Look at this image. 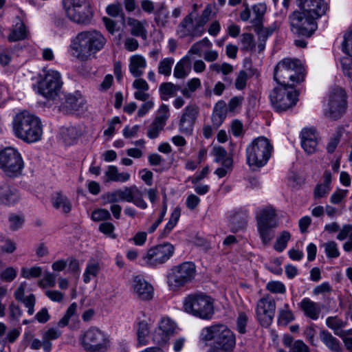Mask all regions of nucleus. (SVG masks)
I'll return each mask as SVG.
<instances>
[{
	"mask_svg": "<svg viewBox=\"0 0 352 352\" xmlns=\"http://www.w3.org/2000/svg\"><path fill=\"white\" fill-rule=\"evenodd\" d=\"M212 154L215 157L214 162L217 163H223L230 157L227 156L226 150L222 146H214L212 150Z\"/></svg>",
	"mask_w": 352,
	"mask_h": 352,
	"instance_id": "58",
	"label": "nucleus"
},
{
	"mask_svg": "<svg viewBox=\"0 0 352 352\" xmlns=\"http://www.w3.org/2000/svg\"><path fill=\"white\" fill-rule=\"evenodd\" d=\"M212 44L211 41L205 37L203 39L195 43L190 48L188 53L201 56L204 48H210Z\"/></svg>",
	"mask_w": 352,
	"mask_h": 352,
	"instance_id": "43",
	"label": "nucleus"
},
{
	"mask_svg": "<svg viewBox=\"0 0 352 352\" xmlns=\"http://www.w3.org/2000/svg\"><path fill=\"white\" fill-rule=\"evenodd\" d=\"M228 108L224 101L220 100L214 107L211 121L214 129H217L223 123L227 117Z\"/></svg>",
	"mask_w": 352,
	"mask_h": 352,
	"instance_id": "27",
	"label": "nucleus"
},
{
	"mask_svg": "<svg viewBox=\"0 0 352 352\" xmlns=\"http://www.w3.org/2000/svg\"><path fill=\"white\" fill-rule=\"evenodd\" d=\"M107 177L105 182H126L130 179V174L128 173H119L116 166H109L104 173Z\"/></svg>",
	"mask_w": 352,
	"mask_h": 352,
	"instance_id": "33",
	"label": "nucleus"
},
{
	"mask_svg": "<svg viewBox=\"0 0 352 352\" xmlns=\"http://www.w3.org/2000/svg\"><path fill=\"white\" fill-rule=\"evenodd\" d=\"M230 230L232 232H236L245 228L247 224V216L244 213H236L230 217Z\"/></svg>",
	"mask_w": 352,
	"mask_h": 352,
	"instance_id": "38",
	"label": "nucleus"
},
{
	"mask_svg": "<svg viewBox=\"0 0 352 352\" xmlns=\"http://www.w3.org/2000/svg\"><path fill=\"white\" fill-rule=\"evenodd\" d=\"M340 63L344 75L352 78V58L351 56L342 58Z\"/></svg>",
	"mask_w": 352,
	"mask_h": 352,
	"instance_id": "62",
	"label": "nucleus"
},
{
	"mask_svg": "<svg viewBox=\"0 0 352 352\" xmlns=\"http://www.w3.org/2000/svg\"><path fill=\"white\" fill-rule=\"evenodd\" d=\"M291 234L288 231H283L276 239L274 245V248L278 252H283L287 247L288 241L290 240Z\"/></svg>",
	"mask_w": 352,
	"mask_h": 352,
	"instance_id": "46",
	"label": "nucleus"
},
{
	"mask_svg": "<svg viewBox=\"0 0 352 352\" xmlns=\"http://www.w3.org/2000/svg\"><path fill=\"white\" fill-rule=\"evenodd\" d=\"M101 270L100 263L96 260H89L83 273L82 278L85 283H89L93 278L96 277Z\"/></svg>",
	"mask_w": 352,
	"mask_h": 352,
	"instance_id": "34",
	"label": "nucleus"
},
{
	"mask_svg": "<svg viewBox=\"0 0 352 352\" xmlns=\"http://www.w3.org/2000/svg\"><path fill=\"white\" fill-rule=\"evenodd\" d=\"M53 207L64 214H68L72 210V205L70 200L63 193L56 192L52 197Z\"/></svg>",
	"mask_w": 352,
	"mask_h": 352,
	"instance_id": "31",
	"label": "nucleus"
},
{
	"mask_svg": "<svg viewBox=\"0 0 352 352\" xmlns=\"http://www.w3.org/2000/svg\"><path fill=\"white\" fill-rule=\"evenodd\" d=\"M150 324L146 320H140L137 323L138 345L146 346L149 344Z\"/></svg>",
	"mask_w": 352,
	"mask_h": 352,
	"instance_id": "32",
	"label": "nucleus"
},
{
	"mask_svg": "<svg viewBox=\"0 0 352 352\" xmlns=\"http://www.w3.org/2000/svg\"><path fill=\"white\" fill-rule=\"evenodd\" d=\"M342 49L344 53L352 57V30H349L344 34Z\"/></svg>",
	"mask_w": 352,
	"mask_h": 352,
	"instance_id": "53",
	"label": "nucleus"
},
{
	"mask_svg": "<svg viewBox=\"0 0 352 352\" xmlns=\"http://www.w3.org/2000/svg\"><path fill=\"white\" fill-rule=\"evenodd\" d=\"M62 332L59 329L51 327L42 333L44 340V352H51L52 349V340H56L61 336Z\"/></svg>",
	"mask_w": 352,
	"mask_h": 352,
	"instance_id": "35",
	"label": "nucleus"
},
{
	"mask_svg": "<svg viewBox=\"0 0 352 352\" xmlns=\"http://www.w3.org/2000/svg\"><path fill=\"white\" fill-rule=\"evenodd\" d=\"M298 6L305 13L318 19L323 16L327 10V4L324 0H298Z\"/></svg>",
	"mask_w": 352,
	"mask_h": 352,
	"instance_id": "21",
	"label": "nucleus"
},
{
	"mask_svg": "<svg viewBox=\"0 0 352 352\" xmlns=\"http://www.w3.org/2000/svg\"><path fill=\"white\" fill-rule=\"evenodd\" d=\"M41 268L36 266L32 267L30 269L22 268L21 276L28 279L37 278L41 276Z\"/></svg>",
	"mask_w": 352,
	"mask_h": 352,
	"instance_id": "60",
	"label": "nucleus"
},
{
	"mask_svg": "<svg viewBox=\"0 0 352 352\" xmlns=\"http://www.w3.org/2000/svg\"><path fill=\"white\" fill-rule=\"evenodd\" d=\"M127 24L130 27V32L131 34L140 37L143 40H146L147 38V30L146 26L148 23L146 20L140 21L135 18L129 17L127 19Z\"/></svg>",
	"mask_w": 352,
	"mask_h": 352,
	"instance_id": "28",
	"label": "nucleus"
},
{
	"mask_svg": "<svg viewBox=\"0 0 352 352\" xmlns=\"http://www.w3.org/2000/svg\"><path fill=\"white\" fill-rule=\"evenodd\" d=\"M184 311L202 320H210L214 314L213 299L203 294L187 296L184 300Z\"/></svg>",
	"mask_w": 352,
	"mask_h": 352,
	"instance_id": "6",
	"label": "nucleus"
},
{
	"mask_svg": "<svg viewBox=\"0 0 352 352\" xmlns=\"http://www.w3.org/2000/svg\"><path fill=\"white\" fill-rule=\"evenodd\" d=\"M196 274V267L192 262H184L173 267L168 276V285L178 289L190 283Z\"/></svg>",
	"mask_w": 352,
	"mask_h": 352,
	"instance_id": "13",
	"label": "nucleus"
},
{
	"mask_svg": "<svg viewBox=\"0 0 352 352\" xmlns=\"http://www.w3.org/2000/svg\"><path fill=\"white\" fill-rule=\"evenodd\" d=\"M273 148L272 144L267 138L260 136L254 138L245 149L248 165L252 170L263 167L271 157Z\"/></svg>",
	"mask_w": 352,
	"mask_h": 352,
	"instance_id": "5",
	"label": "nucleus"
},
{
	"mask_svg": "<svg viewBox=\"0 0 352 352\" xmlns=\"http://www.w3.org/2000/svg\"><path fill=\"white\" fill-rule=\"evenodd\" d=\"M174 250L170 243L161 244L148 250L142 259L146 265L156 267L166 263L173 256Z\"/></svg>",
	"mask_w": 352,
	"mask_h": 352,
	"instance_id": "16",
	"label": "nucleus"
},
{
	"mask_svg": "<svg viewBox=\"0 0 352 352\" xmlns=\"http://www.w3.org/2000/svg\"><path fill=\"white\" fill-rule=\"evenodd\" d=\"M325 253L327 257L337 258L340 255V252L338 249L337 243L334 241H330L323 245Z\"/></svg>",
	"mask_w": 352,
	"mask_h": 352,
	"instance_id": "56",
	"label": "nucleus"
},
{
	"mask_svg": "<svg viewBox=\"0 0 352 352\" xmlns=\"http://www.w3.org/2000/svg\"><path fill=\"white\" fill-rule=\"evenodd\" d=\"M62 3L71 21L82 25L91 24L94 14L91 0H63Z\"/></svg>",
	"mask_w": 352,
	"mask_h": 352,
	"instance_id": "7",
	"label": "nucleus"
},
{
	"mask_svg": "<svg viewBox=\"0 0 352 352\" xmlns=\"http://www.w3.org/2000/svg\"><path fill=\"white\" fill-rule=\"evenodd\" d=\"M29 32L25 27V23L20 17L16 18L15 24L10 29V33L8 36L9 42H16L26 39L28 37Z\"/></svg>",
	"mask_w": 352,
	"mask_h": 352,
	"instance_id": "26",
	"label": "nucleus"
},
{
	"mask_svg": "<svg viewBox=\"0 0 352 352\" xmlns=\"http://www.w3.org/2000/svg\"><path fill=\"white\" fill-rule=\"evenodd\" d=\"M129 69L135 78H139L144 74L146 67V60L142 55L135 54L130 57Z\"/></svg>",
	"mask_w": 352,
	"mask_h": 352,
	"instance_id": "30",
	"label": "nucleus"
},
{
	"mask_svg": "<svg viewBox=\"0 0 352 352\" xmlns=\"http://www.w3.org/2000/svg\"><path fill=\"white\" fill-rule=\"evenodd\" d=\"M266 5L265 3H257L252 7V18L250 23L252 27L261 26L263 23V17L266 12Z\"/></svg>",
	"mask_w": 352,
	"mask_h": 352,
	"instance_id": "36",
	"label": "nucleus"
},
{
	"mask_svg": "<svg viewBox=\"0 0 352 352\" xmlns=\"http://www.w3.org/2000/svg\"><path fill=\"white\" fill-rule=\"evenodd\" d=\"M132 287L137 298L141 300H150L153 297L154 289L153 286L140 276L134 278Z\"/></svg>",
	"mask_w": 352,
	"mask_h": 352,
	"instance_id": "23",
	"label": "nucleus"
},
{
	"mask_svg": "<svg viewBox=\"0 0 352 352\" xmlns=\"http://www.w3.org/2000/svg\"><path fill=\"white\" fill-rule=\"evenodd\" d=\"M20 199V193L16 188L5 183L0 184L1 204L11 206L18 203Z\"/></svg>",
	"mask_w": 352,
	"mask_h": 352,
	"instance_id": "25",
	"label": "nucleus"
},
{
	"mask_svg": "<svg viewBox=\"0 0 352 352\" xmlns=\"http://www.w3.org/2000/svg\"><path fill=\"white\" fill-rule=\"evenodd\" d=\"M61 86L60 74L56 71L50 70L38 82V93L47 99L54 100L58 95Z\"/></svg>",
	"mask_w": 352,
	"mask_h": 352,
	"instance_id": "14",
	"label": "nucleus"
},
{
	"mask_svg": "<svg viewBox=\"0 0 352 352\" xmlns=\"http://www.w3.org/2000/svg\"><path fill=\"white\" fill-rule=\"evenodd\" d=\"M320 338L322 342L331 351L339 352L340 351V342L337 338L333 337L327 331H322L320 333Z\"/></svg>",
	"mask_w": 352,
	"mask_h": 352,
	"instance_id": "37",
	"label": "nucleus"
},
{
	"mask_svg": "<svg viewBox=\"0 0 352 352\" xmlns=\"http://www.w3.org/2000/svg\"><path fill=\"white\" fill-rule=\"evenodd\" d=\"M168 18L169 12L164 6L159 8L155 12V21L160 25L165 26L168 23Z\"/></svg>",
	"mask_w": 352,
	"mask_h": 352,
	"instance_id": "48",
	"label": "nucleus"
},
{
	"mask_svg": "<svg viewBox=\"0 0 352 352\" xmlns=\"http://www.w3.org/2000/svg\"><path fill=\"white\" fill-rule=\"evenodd\" d=\"M200 338L205 342H211L212 346L218 349L231 351L236 344L234 333L225 324H217L204 327Z\"/></svg>",
	"mask_w": 352,
	"mask_h": 352,
	"instance_id": "4",
	"label": "nucleus"
},
{
	"mask_svg": "<svg viewBox=\"0 0 352 352\" xmlns=\"http://www.w3.org/2000/svg\"><path fill=\"white\" fill-rule=\"evenodd\" d=\"M294 320V316L289 309L288 304H285L283 307L278 311V324L286 326L288 323Z\"/></svg>",
	"mask_w": 352,
	"mask_h": 352,
	"instance_id": "40",
	"label": "nucleus"
},
{
	"mask_svg": "<svg viewBox=\"0 0 352 352\" xmlns=\"http://www.w3.org/2000/svg\"><path fill=\"white\" fill-rule=\"evenodd\" d=\"M179 217H180V210L178 208H176L171 213L169 221L166 223L165 228H164V230L161 234V236L162 238L168 236V234L172 231V230L175 228V226L177 223Z\"/></svg>",
	"mask_w": 352,
	"mask_h": 352,
	"instance_id": "41",
	"label": "nucleus"
},
{
	"mask_svg": "<svg viewBox=\"0 0 352 352\" xmlns=\"http://www.w3.org/2000/svg\"><path fill=\"white\" fill-rule=\"evenodd\" d=\"M164 125L154 120L147 131V136L151 139L156 138L160 132L163 130Z\"/></svg>",
	"mask_w": 352,
	"mask_h": 352,
	"instance_id": "59",
	"label": "nucleus"
},
{
	"mask_svg": "<svg viewBox=\"0 0 352 352\" xmlns=\"http://www.w3.org/2000/svg\"><path fill=\"white\" fill-rule=\"evenodd\" d=\"M326 324L333 329L336 334H338V331L344 327L345 323L338 316H330L326 319Z\"/></svg>",
	"mask_w": 352,
	"mask_h": 352,
	"instance_id": "49",
	"label": "nucleus"
},
{
	"mask_svg": "<svg viewBox=\"0 0 352 352\" xmlns=\"http://www.w3.org/2000/svg\"><path fill=\"white\" fill-rule=\"evenodd\" d=\"M158 115L156 116L155 120L160 122L164 126L166 124L170 116L169 107L167 104H162L158 109Z\"/></svg>",
	"mask_w": 352,
	"mask_h": 352,
	"instance_id": "55",
	"label": "nucleus"
},
{
	"mask_svg": "<svg viewBox=\"0 0 352 352\" xmlns=\"http://www.w3.org/2000/svg\"><path fill=\"white\" fill-rule=\"evenodd\" d=\"M248 75L245 70L239 72L236 74L234 87L238 90H243L245 88L248 80Z\"/></svg>",
	"mask_w": 352,
	"mask_h": 352,
	"instance_id": "54",
	"label": "nucleus"
},
{
	"mask_svg": "<svg viewBox=\"0 0 352 352\" xmlns=\"http://www.w3.org/2000/svg\"><path fill=\"white\" fill-rule=\"evenodd\" d=\"M211 13L212 8L210 5H208L205 8L200 17L197 20L196 24L199 29H204V26L210 20Z\"/></svg>",
	"mask_w": 352,
	"mask_h": 352,
	"instance_id": "57",
	"label": "nucleus"
},
{
	"mask_svg": "<svg viewBox=\"0 0 352 352\" xmlns=\"http://www.w3.org/2000/svg\"><path fill=\"white\" fill-rule=\"evenodd\" d=\"M114 229V226L110 222H104L99 226V230L112 239L116 237V234L113 233Z\"/></svg>",
	"mask_w": 352,
	"mask_h": 352,
	"instance_id": "64",
	"label": "nucleus"
},
{
	"mask_svg": "<svg viewBox=\"0 0 352 352\" xmlns=\"http://www.w3.org/2000/svg\"><path fill=\"white\" fill-rule=\"evenodd\" d=\"M276 302L270 295H265L257 302L256 314V317L263 326H269L274 317Z\"/></svg>",
	"mask_w": 352,
	"mask_h": 352,
	"instance_id": "17",
	"label": "nucleus"
},
{
	"mask_svg": "<svg viewBox=\"0 0 352 352\" xmlns=\"http://www.w3.org/2000/svg\"><path fill=\"white\" fill-rule=\"evenodd\" d=\"M271 104L274 109L283 112L292 108L298 101V93L292 87L278 85L270 94Z\"/></svg>",
	"mask_w": 352,
	"mask_h": 352,
	"instance_id": "11",
	"label": "nucleus"
},
{
	"mask_svg": "<svg viewBox=\"0 0 352 352\" xmlns=\"http://www.w3.org/2000/svg\"><path fill=\"white\" fill-rule=\"evenodd\" d=\"M111 214L106 209H98L91 214V219L94 221H100L110 219Z\"/></svg>",
	"mask_w": 352,
	"mask_h": 352,
	"instance_id": "63",
	"label": "nucleus"
},
{
	"mask_svg": "<svg viewBox=\"0 0 352 352\" xmlns=\"http://www.w3.org/2000/svg\"><path fill=\"white\" fill-rule=\"evenodd\" d=\"M78 340L82 348L87 352H107L110 346L108 335L95 327L84 331Z\"/></svg>",
	"mask_w": 352,
	"mask_h": 352,
	"instance_id": "9",
	"label": "nucleus"
},
{
	"mask_svg": "<svg viewBox=\"0 0 352 352\" xmlns=\"http://www.w3.org/2000/svg\"><path fill=\"white\" fill-rule=\"evenodd\" d=\"M222 167L218 168L214 173L219 177L222 178L225 177L228 172L232 170L233 160L232 157H229L221 163Z\"/></svg>",
	"mask_w": 352,
	"mask_h": 352,
	"instance_id": "52",
	"label": "nucleus"
},
{
	"mask_svg": "<svg viewBox=\"0 0 352 352\" xmlns=\"http://www.w3.org/2000/svg\"><path fill=\"white\" fill-rule=\"evenodd\" d=\"M122 201L133 203L141 209H146L147 204L143 199V192L135 185L119 189Z\"/></svg>",
	"mask_w": 352,
	"mask_h": 352,
	"instance_id": "22",
	"label": "nucleus"
},
{
	"mask_svg": "<svg viewBox=\"0 0 352 352\" xmlns=\"http://www.w3.org/2000/svg\"><path fill=\"white\" fill-rule=\"evenodd\" d=\"M175 63L173 58H165L162 59L158 65L157 70L160 74L169 76L171 74L172 67Z\"/></svg>",
	"mask_w": 352,
	"mask_h": 352,
	"instance_id": "44",
	"label": "nucleus"
},
{
	"mask_svg": "<svg viewBox=\"0 0 352 352\" xmlns=\"http://www.w3.org/2000/svg\"><path fill=\"white\" fill-rule=\"evenodd\" d=\"M107 43L105 37L98 31H83L71 41L69 53L80 61L87 60L93 54L102 50Z\"/></svg>",
	"mask_w": 352,
	"mask_h": 352,
	"instance_id": "1",
	"label": "nucleus"
},
{
	"mask_svg": "<svg viewBox=\"0 0 352 352\" xmlns=\"http://www.w3.org/2000/svg\"><path fill=\"white\" fill-rule=\"evenodd\" d=\"M190 70L189 60L183 58L176 64L174 69V76L177 78H184L188 76Z\"/></svg>",
	"mask_w": 352,
	"mask_h": 352,
	"instance_id": "39",
	"label": "nucleus"
},
{
	"mask_svg": "<svg viewBox=\"0 0 352 352\" xmlns=\"http://www.w3.org/2000/svg\"><path fill=\"white\" fill-rule=\"evenodd\" d=\"M305 68L298 59L284 58L274 69V78L279 85L294 87L304 80Z\"/></svg>",
	"mask_w": 352,
	"mask_h": 352,
	"instance_id": "3",
	"label": "nucleus"
},
{
	"mask_svg": "<svg viewBox=\"0 0 352 352\" xmlns=\"http://www.w3.org/2000/svg\"><path fill=\"white\" fill-rule=\"evenodd\" d=\"M346 107L344 90L338 87L333 88L329 96L328 109L325 111L327 116L333 120L338 119L345 113Z\"/></svg>",
	"mask_w": 352,
	"mask_h": 352,
	"instance_id": "15",
	"label": "nucleus"
},
{
	"mask_svg": "<svg viewBox=\"0 0 352 352\" xmlns=\"http://www.w3.org/2000/svg\"><path fill=\"white\" fill-rule=\"evenodd\" d=\"M178 89V87L172 82L162 83L159 87L161 99L164 100H168V97L173 96Z\"/></svg>",
	"mask_w": 352,
	"mask_h": 352,
	"instance_id": "42",
	"label": "nucleus"
},
{
	"mask_svg": "<svg viewBox=\"0 0 352 352\" xmlns=\"http://www.w3.org/2000/svg\"><path fill=\"white\" fill-rule=\"evenodd\" d=\"M12 131L18 139L26 143L41 140L43 124L39 118L27 111L17 113L12 120Z\"/></svg>",
	"mask_w": 352,
	"mask_h": 352,
	"instance_id": "2",
	"label": "nucleus"
},
{
	"mask_svg": "<svg viewBox=\"0 0 352 352\" xmlns=\"http://www.w3.org/2000/svg\"><path fill=\"white\" fill-rule=\"evenodd\" d=\"M300 307L307 317L314 320L319 318L322 309L321 305L319 303L305 298L301 300Z\"/></svg>",
	"mask_w": 352,
	"mask_h": 352,
	"instance_id": "29",
	"label": "nucleus"
},
{
	"mask_svg": "<svg viewBox=\"0 0 352 352\" xmlns=\"http://www.w3.org/2000/svg\"><path fill=\"white\" fill-rule=\"evenodd\" d=\"M301 146L306 153L312 154L316 151L318 144V135L316 129L305 128L301 131Z\"/></svg>",
	"mask_w": 352,
	"mask_h": 352,
	"instance_id": "24",
	"label": "nucleus"
},
{
	"mask_svg": "<svg viewBox=\"0 0 352 352\" xmlns=\"http://www.w3.org/2000/svg\"><path fill=\"white\" fill-rule=\"evenodd\" d=\"M23 167V157L16 148L7 146L0 151V168L7 176H18Z\"/></svg>",
	"mask_w": 352,
	"mask_h": 352,
	"instance_id": "10",
	"label": "nucleus"
},
{
	"mask_svg": "<svg viewBox=\"0 0 352 352\" xmlns=\"http://www.w3.org/2000/svg\"><path fill=\"white\" fill-rule=\"evenodd\" d=\"M177 325L169 318H162L152 333V340L154 343L163 345L166 344L175 333Z\"/></svg>",
	"mask_w": 352,
	"mask_h": 352,
	"instance_id": "18",
	"label": "nucleus"
},
{
	"mask_svg": "<svg viewBox=\"0 0 352 352\" xmlns=\"http://www.w3.org/2000/svg\"><path fill=\"white\" fill-rule=\"evenodd\" d=\"M76 311L77 304L73 302L67 309L64 316L58 322V326L61 328L66 327L69 323V319L76 316Z\"/></svg>",
	"mask_w": 352,
	"mask_h": 352,
	"instance_id": "47",
	"label": "nucleus"
},
{
	"mask_svg": "<svg viewBox=\"0 0 352 352\" xmlns=\"http://www.w3.org/2000/svg\"><path fill=\"white\" fill-rule=\"evenodd\" d=\"M106 12L112 17H124V13L120 3H113L107 6Z\"/></svg>",
	"mask_w": 352,
	"mask_h": 352,
	"instance_id": "50",
	"label": "nucleus"
},
{
	"mask_svg": "<svg viewBox=\"0 0 352 352\" xmlns=\"http://www.w3.org/2000/svg\"><path fill=\"white\" fill-rule=\"evenodd\" d=\"M241 50L248 52L251 51L255 47V42L253 34L250 33H243L241 36Z\"/></svg>",
	"mask_w": 352,
	"mask_h": 352,
	"instance_id": "45",
	"label": "nucleus"
},
{
	"mask_svg": "<svg viewBox=\"0 0 352 352\" xmlns=\"http://www.w3.org/2000/svg\"><path fill=\"white\" fill-rule=\"evenodd\" d=\"M266 289L273 294H283L286 292L285 285L280 281L278 280H272L267 283L266 285Z\"/></svg>",
	"mask_w": 352,
	"mask_h": 352,
	"instance_id": "51",
	"label": "nucleus"
},
{
	"mask_svg": "<svg viewBox=\"0 0 352 352\" xmlns=\"http://www.w3.org/2000/svg\"><path fill=\"white\" fill-rule=\"evenodd\" d=\"M204 32V29H199L197 24L193 25L192 13L186 16L177 28V34L182 38L190 36L192 40L195 37L201 36Z\"/></svg>",
	"mask_w": 352,
	"mask_h": 352,
	"instance_id": "20",
	"label": "nucleus"
},
{
	"mask_svg": "<svg viewBox=\"0 0 352 352\" xmlns=\"http://www.w3.org/2000/svg\"><path fill=\"white\" fill-rule=\"evenodd\" d=\"M248 318L247 315L241 312L236 319V329L239 333L244 334L246 332V326L248 324Z\"/></svg>",
	"mask_w": 352,
	"mask_h": 352,
	"instance_id": "61",
	"label": "nucleus"
},
{
	"mask_svg": "<svg viewBox=\"0 0 352 352\" xmlns=\"http://www.w3.org/2000/svg\"><path fill=\"white\" fill-rule=\"evenodd\" d=\"M317 20L300 9L289 16L291 30L298 36L310 37L318 28Z\"/></svg>",
	"mask_w": 352,
	"mask_h": 352,
	"instance_id": "12",
	"label": "nucleus"
},
{
	"mask_svg": "<svg viewBox=\"0 0 352 352\" xmlns=\"http://www.w3.org/2000/svg\"><path fill=\"white\" fill-rule=\"evenodd\" d=\"M198 113L199 108L195 104H189L185 107L179 122L181 133L186 135L191 134Z\"/></svg>",
	"mask_w": 352,
	"mask_h": 352,
	"instance_id": "19",
	"label": "nucleus"
},
{
	"mask_svg": "<svg viewBox=\"0 0 352 352\" xmlns=\"http://www.w3.org/2000/svg\"><path fill=\"white\" fill-rule=\"evenodd\" d=\"M256 219L257 230L262 243L267 245L274 239V229L278 226L276 212L272 207L258 209Z\"/></svg>",
	"mask_w": 352,
	"mask_h": 352,
	"instance_id": "8",
	"label": "nucleus"
}]
</instances>
